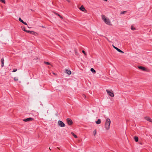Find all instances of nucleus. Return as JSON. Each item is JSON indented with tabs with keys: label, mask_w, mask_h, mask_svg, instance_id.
<instances>
[{
	"label": "nucleus",
	"mask_w": 152,
	"mask_h": 152,
	"mask_svg": "<svg viewBox=\"0 0 152 152\" xmlns=\"http://www.w3.org/2000/svg\"><path fill=\"white\" fill-rule=\"evenodd\" d=\"M144 118L147 121L152 123V120L150 118V117L148 116H146L144 117Z\"/></svg>",
	"instance_id": "8"
},
{
	"label": "nucleus",
	"mask_w": 152,
	"mask_h": 152,
	"mask_svg": "<svg viewBox=\"0 0 152 152\" xmlns=\"http://www.w3.org/2000/svg\"><path fill=\"white\" fill-rule=\"evenodd\" d=\"M138 67L139 69H141L143 71H145L146 70V68L145 67L142 66H139Z\"/></svg>",
	"instance_id": "11"
},
{
	"label": "nucleus",
	"mask_w": 152,
	"mask_h": 152,
	"mask_svg": "<svg viewBox=\"0 0 152 152\" xmlns=\"http://www.w3.org/2000/svg\"><path fill=\"white\" fill-rule=\"evenodd\" d=\"M19 21L20 22H21V23H22L23 22V21L22 19H21V18H19Z\"/></svg>",
	"instance_id": "24"
},
{
	"label": "nucleus",
	"mask_w": 152,
	"mask_h": 152,
	"mask_svg": "<svg viewBox=\"0 0 152 152\" xmlns=\"http://www.w3.org/2000/svg\"><path fill=\"white\" fill-rule=\"evenodd\" d=\"M54 13L56 14V15H58V16H59L60 17V18H61V19H63V17L62 16H61L59 14H58V13H56L55 12H53Z\"/></svg>",
	"instance_id": "16"
},
{
	"label": "nucleus",
	"mask_w": 152,
	"mask_h": 152,
	"mask_svg": "<svg viewBox=\"0 0 152 152\" xmlns=\"http://www.w3.org/2000/svg\"><path fill=\"white\" fill-rule=\"evenodd\" d=\"M80 9L83 12L86 11V10L85 9V7L83 5H82L80 8Z\"/></svg>",
	"instance_id": "10"
},
{
	"label": "nucleus",
	"mask_w": 152,
	"mask_h": 152,
	"mask_svg": "<svg viewBox=\"0 0 152 152\" xmlns=\"http://www.w3.org/2000/svg\"><path fill=\"white\" fill-rule=\"evenodd\" d=\"M28 28H31L30 27H29L28 26Z\"/></svg>",
	"instance_id": "37"
},
{
	"label": "nucleus",
	"mask_w": 152,
	"mask_h": 152,
	"mask_svg": "<svg viewBox=\"0 0 152 152\" xmlns=\"http://www.w3.org/2000/svg\"><path fill=\"white\" fill-rule=\"evenodd\" d=\"M49 149H50V150H51L50 148H49Z\"/></svg>",
	"instance_id": "38"
},
{
	"label": "nucleus",
	"mask_w": 152,
	"mask_h": 152,
	"mask_svg": "<svg viewBox=\"0 0 152 152\" xmlns=\"http://www.w3.org/2000/svg\"><path fill=\"white\" fill-rule=\"evenodd\" d=\"M33 120V119L32 118L30 117L26 119H24L23 120V121H24L25 122H27V121H32Z\"/></svg>",
	"instance_id": "6"
},
{
	"label": "nucleus",
	"mask_w": 152,
	"mask_h": 152,
	"mask_svg": "<svg viewBox=\"0 0 152 152\" xmlns=\"http://www.w3.org/2000/svg\"><path fill=\"white\" fill-rule=\"evenodd\" d=\"M82 96L83 97L85 98H86V96L85 94H82Z\"/></svg>",
	"instance_id": "29"
},
{
	"label": "nucleus",
	"mask_w": 152,
	"mask_h": 152,
	"mask_svg": "<svg viewBox=\"0 0 152 152\" xmlns=\"http://www.w3.org/2000/svg\"><path fill=\"white\" fill-rule=\"evenodd\" d=\"M82 52H83V53H84V54L85 56H86V52L85 51H84V50H82Z\"/></svg>",
	"instance_id": "27"
},
{
	"label": "nucleus",
	"mask_w": 152,
	"mask_h": 152,
	"mask_svg": "<svg viewBox=\"0 0 152 152\" xmlns=\"http://www.w3.org/2000/svg\"><path fill=\"white\" fill-rule=\"evenodd\" d=\"M1 66L2 67H3L4 64V59L3 58H2L1 59Z\"/></svg>",
	"instance_id": "13"
},
{
	"label": "nucleus",
	"mask_w": 152,
	"mask_h": 152,
	"mask_svg": "<svg viewBox=\"0 0 152 152\" xmlns=\"http://www.w3.org/2000/svg\"><path fill=\"white\" fill-rule=\"evenodd\" d=\"M17 69H14L12 71V72H15L16 71H17Z\"/></svg>",
	"instance_id": "30"
},
{
	"label": "nucleus",
	"mask_w": 152,
	"mask_h": 152,
	"mask_svg": "<svg viewBox=\"0 0 152 152\" xmlns=\"http://www.w3.org/2000/svg\"><path fill=\"white\" fill-rule=\"evenodd\" d=\"M65 72L67 74L70 75L71 74V72L67 69H65Z\"/></svg>",
	"instance_id": "12"
},
{
	"label": "nucleus",
	"mask_w": 152,
	"mask_h": 152,
	"mask_svg": "<svg viewBox=\"0 0 152 152\" xmlns=\"http://www.w3.org/2000/svg\"><path fill=\"white\" fill-rule=\"evenodd\" d=\"M96 133V129H95L93 132V134L94 136H95Z\"/></svg>",
	"instance_id": "21"
},
{
	"label": "nucleus",
	"mask_w": 152,
	"mask_h": 152,
	"mask_svg": "<svg viewBox=\"0 0 152 152\" xmlns=\"http://www.w3.org/2000/svg\"><path fill=\"white\" fill-rule=\"evenodd\" d=\"M113 48H114L118 52L121 53H124L123 51H122L120 49H119V48H118L117 47H115V46H114L113 45Z\"/></svg>",
	"instance_id": "7"
},
{
	"label": "nucleus",
	"mask_w": 152,
	"mask_h": 152,
	"mask_svg": "<svg viewBox=\"0 0 152 152\" xmlns=\"http://www.w3.org/2000/svg\"><path fill=\"white\" fill-rule=\"evenodd\" d=\"M110 120L109 118H107L105 124V128L107 130L110 129Z\"/></svg>",
	"instance_id": "1"
},
{
	"label": "nucleus",
	"mask_w": 152,
	"mask_h": 152,
	"mask_svg": "<svg viewBox=\"0 0 152 152\" xmlns=\"http://www.w3.org/2000/svg\"><path fill=\"white\" fill-rule=\"evenodd\" d=\"M71 134L75 138H77V136L76 135H75V134L73 132H71Z\"/></svg>",
	"instance_id": "19"
},
{
	"label": "nucleus",
	"mask_w": 152,
	"mask_h": 152,
	"mask_svg": "<svg viewBox=\"0 0 152 152\" xmlns=\"http://www.w3.org/2000/svg\"><path fill=\"white\" fill-rule=\"evenodd\" d=\"M68 2H70V0H66Z\"/></svg>",
	"instance_id": "32"
},
{
	"label": "nucleus",
	"mask_w": 152,
	"mask_h": 152,
	"mask_svg": "<svg viewBox=\"0 0 152 152\" xmlns=\"http://www.w3.org/2000/svg\"><path fill=\"white\" fill-rule=\"evenodd\" d=\"M140 144L141 145H142V143L141 142H140Z\"/></svg>",
	"instance_id": "34"
},
{
	"label": "nucleus",
	"mask_w": 152,
	"mask_h": 152,
	"mask_svg": "<svg viewBox=\"0 0 152 152\" xmlns=\"http://www.w3.org/2000/svg\"><path fill=\"white\" fill-rule=\"evenodd\" d=\"M58 125L61 127H64L65 126V124L61 121H58Z\"/></svg>",
	"instance_id": "3"
},
{
	"label": "nucleus",
	"mask_w": 152,
	"mask_h": 152,
	"mask_svg": "<svg viewBox=\"0 0 152 152\" xmlns=\"http://www.w3.org/2000/svg\"><path fill=\"white\" fill-rule=\"evenodd\" d=\"M106 37V39H107V40L108 41H109V39H108V38H107V37Z\"/></svg>",
	"instance_id": "33"
},
{
	"label": "nucleus",
	"mask_w": 152,
	"mask_h": 152,
	"mask_svg": "<svg viewBox=\"0 0 152 152\" xmlns=\"http://www.w3.org/2000/svg\"><path fill=\"white\" fill-rule=\"evenodd\" d=\"M23 23L25 25H27V23L26 22H24V21H23V22L22 23Z\"/></svg>",
	"instance_id": "31"
},
{
	"label": "nucleus",
	"mask_w": 152,
	"mask_h": 152,
	"mask_svg": "<svg viewBox=\"0 0 152 152\" xmlns=\"http://www.w3.org/2000/svg\"><path fill=\"white\" fill-rule=\"evenodd\" d=\"M0 1L4 4H5V0H0Z\"/></svg>",
	"instance_id": "26"
},
{
	"label": "nucleus",
	"mask_w": 152,
	"mask_h": 152,
	"mask_svg": "<svg viewBox=\"0 0 152 152\" xmlns=\"http://www.w3.org/2000/svg\"><path fill=\"white\" fill-rule=\"evenodd\" d=\"M31 11H32V9H31Z\"/></svg>",
	"instance_id": "40"
},
{
	"label": "nucleus",
	"mask_w": 152,
	"mask_h": 152,
	"mask_svg": "<svg viewBox=\"0 0 152 152\" xmlns=\"http://www.w3.org/2000/svg\"><path fill=\"white\" fill-rule=\"evenodd\" d=\"M53 74H54V75H56V74L55 73H53Z\"/></svg>",
	"instance_id": "35"
},
{
	"label": "nucleus",
	"mask_w": 152,
	"mask_h": 152,
	"mask_svg": "<svg viewBox=\"0 0 152 152\" xmlns=\"http://www.w3.org/2000/svg\"><path fill=\"white\" fill-rule=\"evenodd\" d=\"M126 12V11H123L121 12V14H124Z\"/></svg>",
	"instance_id": "23"
},
{
	"label": "nucleus",
	"mask_w": 152,
	"mask_h": 152,
	"mask_svg": "<svg viewBox=\"0 0 152 152\" xmlns=\"http://www.w3.org/2000/svg\"><path fill=\"white\" fill-rule=\"evenodd\" d=\"M102 19L104 20V21L105 20V19H107L105 18V16L104 15H102Z\"/></svg>",
	"instance_id": "18"
},
{
	"label": "nucleus",
	"mask_w": 152,
	"mask_h": 152,
	"mask_svg": "<svg viewBox=\"0 0 152 152\" xmlns=\"http://www.w3.org/2000/svg\"><path fill=\"white\" fill-rule=\"evenodd\" d=\"M106 91L107 92V94L109 96L111 97H114V94L113 93V91H112V90L110 91H109L108 90H106Z\"/></svg>",
	"instance_id": "2"
},
{
	"label": "nucleus",
	"mask_w": 152,
	"mask_h": 152,
	"mask_svg": "<svg viewBox=\"0 0 152 152\" xmlns=\"http://www.w3.org/2000/svg\"><path fill=\"white\" fill-rule=\"evenodd\" d=\"M42 28H43V27H44V26H42Z\"/></svg>",
	"instance_id": "36"
},
{
	"label": "nucleus",
	"mask_w": 152,
	"mask_h": 152,
	"mask_svg": "<svg viewBox=\"0 0 152 152\" xmlns=\"http://www.w3.org/2000/svg\"><path fill=\"white\" fill-rule=\"evenodd\" d=\"M134 139L136 142H137L138 141V137L137 136H134Z\"/></svg>",
	"instance_id": "14"
},
{
	"label": "nucleus",
	"mask_w": 152,
	"mask_h": 152,
	"mask_svg": "<svg viewBox=\"0 0 152 152\" xmlns=\"http://www.w3.org/2000/svg\"><path fill=\"white\" fill-rule=\"evenodd\" d=\"M57 148H58L59 149V148L58 147H57Z\"/></svg>",
	"instance_id": "39"
},
{
	"label": "nucleus",
	"mask_w": 152,
	"mask_h": 152,
	"mask_svg": "<svg viewBox=\"0 0 152 152\" xmlns=\"http://www.w3.org/2000/svg\"><path fill=\"white\" fill-rule=\"evenodd\" d=\"M44 63L45 64H47V65H50V63H49L48 62H46V61H44Z\"/></svg>",
	"instance_id": "25"
},
{
	"label": "nucleus",
	"mask_w": 152,
	"mask_h": 152,
	"mask_svg": "<svg viewBox=\"0 0 152 152\" xmlns=\"http://www.w3.org/2000/svg\"><path fill=\"white\" fill-rule=\"evenodd\" d=\"M91 71L94 74H95L96 73V71L93 68L91 69Z\"/></svg>",
	"instance_id": "17"
},
{
	"label": "nucleus",
	"mask_w": 152,
	"mask_h": 152,
	"mask_svg": "<svg viewBox=\"0 0 152 152\" xmlns=\"http://www.w3.org/2000/svg\"><path fill=\"white\" fill-rule=\"evenodd\" d=\"M14 79L16 81H17L18 80V79L16 77H15L14 78Z\"/></svg>",
	"instance_id": "28"
},
{
	"label": "nucleus",
	"mask_w": 152,
	"mask_h": 152,
	"mask_svg": "<svg viewBox=\"0 0 152 152\" xmlns=\"http://www.w3.org/2000/svg\"><path fill=\"white\" fill-rule=\"evenodd\" d=\"M26 32L29 33L31 34H32L34 35H35V34H37V33L33 31H30L29 30H27Z\"/></svg>",
	"instance_id": "9"
},
{
	"label": "nucleus",
	"mask_w": 152,
	"mask_h": 152,
	"mask_svg": "<svg viewBox=\"0 0 152 152\" xmlns=\"http://www.w3.org/2000/svg\"><path fill=\"white\" fill-rule=\"evenodd\" d=\"M131 29L132 30H133V31H134V30H135V29H135V27H134L132 26H131Z\"/></svg>",
	"instance_id": "22"
},
{
	"label": "nucleus",
	"mask_w": 152,
	"mask_h": 152,
	"mask_svg": "<svg viewBox=\"0 0 152 152\" xmlns=\"http://www.w3.org/2000/svg\"><path fill=\"white\" fill-rule=\"evenodd\" d=\"M104 22L107 25H111L112 24H111V22L110 20L109 19L107 18L106 19H105V20L104 21Z\"/></svg>",
	"instance_id": "5"
},
{
	"label": "nucleus",
	"mask_w": 152,
	"mask_h": 152,
	"mask_svg": "<svg viewBox=\"0 0 152 152\" xmlns=\"http://www.w3.org/2000/svg\"><path fill=\"white\" fill-rule=\"evenodd\" d=\"M66 121L69 125H72L73 124L72 120L69 118H67L66 119Z\"/></svg>",
	"instance_id": "4"
},
{
	"label": "nucleus",
	"mask_w": 152,
	"mask_h": 152,
	"mask_svg": "<svg viewBox=\"0 0 152 152\" xmlns=\"http://www.w3.org/2000/svg\"><path fill=\"white\" fill-rule=\"evenodd\" d=\"M96 123L97 124H99L101 123V120L100 119H98L97 121H96Z\"/></svg>",
	"instance_id": "15"
},
{
	"label": "nucleus",
	"mask_w": 152,
	"mask_h": 152,
	"mask_svg": "<svg viewBox=\"0 0 152 152\" xmlns=\"http://www.w3.org/2000/svg\"><path fill=\"white\" fill-rule=\"evenodd\" d=\"M22 29L25 32H26V31H27V30H26L25 27H21Z\"/></svg>",
	"instance_id": "20"
}]
</instances>
